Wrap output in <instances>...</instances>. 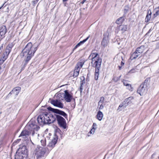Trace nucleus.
<instances>
[{"label":"nucleus","mask_w":159,"mask_h":159,"mask_svg":"<svg viewBox=\"0 0 159 159\" xmlns=\"http://www.w3.org/2000/svg\"><path fill=\"white\" fill-rule=\"evenodd\" d=\"M56 119L60 127L64 129H66L67 124L65 119L59 115H53L47 112H44L38 116L37 121L39 125L42 126L53 123Z\"/></svg>","instance_id":"obj_1"},{"label":"nucleus","mask_w":159,"mask_h":159,"mask_svg":"<svg viewBox=\"0 0 159 159\" xmlns=\"http://www.w3.org/2000/svg\"><path fill=\"white\" fill-rule=\"evenodd\" d=\"M36 51L22 50L20 55L23 57H26L23 61L27 64L31 58L34 56Z\"/></svg>","instance_id":"obj_2"},{"label":"nucleus","mask_w":159,"mask_h":159,"mask_svg":"<svg viewBox=\"0 0 159 159\" xmlns=\"http://www.w3.org/2000/svg\"><path fill=\"white\" fill-rule=\"evenodd\" d=\"M47 148H45L39 147L38 150L35 153V156L36 159H44L45 153L47 152Z\"/></svg>","instance_id":"obj_3"},{"label":"nucleus","mask_w":159,"mask_h":159,"mask_svg":"<svg viewBox=\"0 0 159 159\" xmlns=\"http://www.w3.org/2000/svg\"><path fill=\"white\" fill-rule=\"evenodd\" d=\"M48 110L50 111H51L55 113L58 114V115L61 116H62L66 119H67V115L64 111L60 110L59 109H55L49 107H47Z\"/></svg>","instance_id":"obj_4"},{"label":"nucleus","mask_w":159,"mask_h":159,"mask_svg":"<svg viewBox=\"0 0 159 159\" xmlns=\"http://www.w3.org/2000/svg\"><path fill=\"white\" fill-rule=\"evenodd\" d=\"M26 127L27 128L29 131H32V136H33L34 134V130L38 131L39 129V127L37 125L35 124L34 123L29 122L28 125H26Z\"/></svg>","instance_id":"obj_5"},{"label":"nucleus","mask_w":159,"mask_h":159,"mask_svg":"<svg viewBox=\"0 0 159 159\" xmlns=\"http://www.w3.org/2000/svg\"><path fill=\"white\" fill-rule=\"evenodd\" d=\"M64 92V93H62V94L63 98L66 102H70L72 99H73L74 101L75 102V99L73 98L72 96L70 94L68 90H65Z\"/></svg>","instance_id":"obj_6"},{"label":"nucleus","mask_w":159,"mask_h":159,"mask_svg":"<svg viewBox=\"0 0 159 159\" xmlns=\"http://www.w3.org/2000/svg\"><path fill=\"white\" fill-rule=\"evenodd\" d=\"M58 139V137L57 135H55L53 139H52L51 141L49 143V144L47 146V148H47L48 152L52 150V149L54 147L55 145L57 143V140Z\"/></svg>","instance_id":"obj_7"},{"label":"nucleus","mask_w":159,"mask_h":159,"mask_svg":"<svg viewBox=\"0 0 159 159\" xmlns=\"http://www.w3.org/2000/svg\"><path fill=\"white\" fill-rule=\"evenodd\" d=\"M92 57L91 62L92 66L93 65L96 64V63L98 64L99 61H100L101 65V64L102 60L98 56V53H93L92 54Z\"/></svg>","instance_id":"obj_8"},{"label":"nucleus","mask_w":159,"mask_h":159,"mask_svg":"<svg viewBox=\"0 0 159 159\" xmlns=\"http://www.w3.org/2000/svg\"><path fill=\"white\" fill-rule=\"evenodd\" d=\"M147 91V85L145 83L141 84L138 88L137 92L141 96L146 93Z\"/></svg>","instance_id":"obj_9"},{"label":"nucleus","mask_w":159,"mask_h":159,"mask_svg":"<svg viewBox=\"0 0 159 159\" xmlns=\"http://www.w3.org/2000/svg\"><path fill=\"white\" fill-rule=\"evenodd\" d=\"M20 90L21 88L20 87L18 86L14 88L8 94L7 97H9L12 95V97L15 98L18 95Z\"/></svg>","instance_id":"obj_10"},{"label":"nucleus","mask_w":159,"mask_h":159,"mask_svg":"<svg viewBox=\"0 0 159 159\" xmlns=\"http://www.w3.org/2000/svg\"><path fill=\"white\" fill-rule=\"evenodd\" d=\"M101 63L100 61H99L96 64L93 65L92 66L95 68V73L94 74V79L96 80H97L98 78L99 73V70L100 69Z\"/></svg>","instance_id":"obj_11"},{"label":"nucleus","mask_w":159,"mask_h":159,"mask_svg":"<svg viewBox=\"0 0 159 159\" xmlns=\"http://www.w3.org/2000/svg\"><path fill=\"white\" fill-rule=\"evenodd\" d=\"M133 99L134 98L133 97H130L125 99L123 102L119 105L118 108V110L120 109L122 107H123V108L124 109Z\"/></svg>","instance_id":"obj_12"},{"label":"nucleus","mask_w":159,"mask_h":159,"mask_svg":"<svg viewBox=\"0 0 159 159\" xmlns=\"http://www.w3.org/2000/svg\"><path fill=\"white\" fill-rule=\"evenodd\" d=\"M50 102L54 106L60 108L63 107V104L61 102V101L57 99L56 100L52 99Z\"/></svg>","instance_id":"obj_13"},{"label":"nucleus","mask_w":159,"mask_h":159,"mask_svg":"<svg viewBox=\"0 0 159 159\" xmlns=\"http://www.w3.org/2000/svg\"><path fill=\"white\" fill-rule=\"evenodd\" d=\"M17 151L19 152V154L25 155H27V150L26 146H23L21 147H20L18 149Z\"/></svg>","instance_id":"obj_14"},{"label":"nucleus","mask_w":159,"mask_h":159,"mask_svg":"<svg viewBox=\"0 0 159 159\" xmlns=\"http://www.w3.org/2000/svg\"><path fill=\"white\" fill-rule=\"evenodd\" d=\"M31 133V132L27 130H24L21 132L19 137H22L23 138H27Z\"/></svg>","instance_id":"obj_15"},{"label":"nucleus","mask_w":159,"mask_h":159,"mask_svg":"<svg viewBox=\"0 0 159 159\" xmlns=\"http://www.w3.org/2000/svg\"><path fill=\"white\" fill-rule=\"evenodd\" d=\"M142 52V50H135V51L132 54L130 59L131 60L135 59Z\"/></svg>","instance_id":"obj_16"},{"label":"nucleus","mask_w":159,"mask_h":159,"mask_svg":"<svg viewBox=\"0 0 159 159\" xmlns=\"http://www.w3.org/2000/svg\"><path fill=\"white\" fill-rule=\"evenodd\" d=\"M80 69V68L78 66V65H77L75 66L73 75V77H76L78 76L79 73Z\"/></svg>","instance_id":"obj_17"},{"label":"nucleus","mask_w":159,"mask_h":159,"mask_svg":"<svg viewBox=\"0 0 159 159\" xmlns=\"http://www.w3.org/2000/svg\"><path fill=\"white\" fill-rule=\"evenodd\" d=\"M7 32V29L5 26L3 25L0 28V36H3Z\"/></svg>","instance_id":"obj_18"},{"label":"nucleus","mask_w":159,"mask_h":159,"mask_svg":"<svg viewBox=\"0 0 159 159\" xmlns=\"http://www.w3.org/2000/svg\"><path fill=\"white\" fill-rule=\"evenodd\" d=\"M108 39V37H104L102 40V45L104 47H106L107 46L108 41L107 40Z\"/></svg>","instance_id":"obj_19"},{"label":"nucleus","mask_w":159,"mask_h":159,"mask_svg":"<svg viewBox=\"0 0 159 159\" xmlns=\"http://www.w3.org/2000/svg\"><path fill=\"white\" fill-rule=\"evenodd\" d=\"M152 12L150 9L148 10V13L145 18V21L148 22L149 21L151 18Z\"/></svg>","instance_id":"obj_20"},{"label":"nucleus","mask_w":159,"mask_h":159,"mask_svg":"<svg viewBox=\"0 0 159 159\" xmlns=\"http://www.w3.org/2000/svg\"><path fill=\"white\" fill-rule=\"evenodd\" d=\"M89 37L90 36H89L86 39L83 40L82 41H80L74 47V50L76 49L78 47L80 46L81 44H82L85 42L89 39Z\"/></svg>","instance_id":"obj_21"},{"label":"nucleus","mask_w":159,"mask_h":159,"mask_svg":"<svg viewBox=\"0 0 159 159\" xmlns=\"http://www.w3.org/2000/svg\"><path fill=\"white\" fill-rule=\"evenodd\" d=\"M97 119L99 120H101L102 118L103 114L102 112L100 111H98L96 116Z\"/></svg>","instance_id":"obj_22"},{"label":"nucleus","mask_w":159,"mask_h":159,"mask_svg":"<svg viewBox=\"0 0 159 159\" xmlns=\"http://www.w3.org/2000/svg\"><path fill=\"white\" fill-rule=\"evenodd\" d=\"M154 11L155 13L153 14V16L154 18H155L159 15V6L156 8Z\"/></svg>","instance_id":"obj_23"},{"label":"nucleus","mask_w":159,"mask_h":159,"mask_svg":"<svg viewBox=\"0 0 159 159\" xmlns=\"http://www.w3.org/2000/svg\"><path fill=\"white\" fill-rule=\"evenodd\" d=\"M11 50H8V51H6L3 53L2 58H4L5 59H6L8 57V56Z\"/></svg>","instance_id":"obj_24"},{"label":"nucleus","mask_w":159,"mask_h":159,"mask_svg":"<svg viewBox=\"0 0 159 159\" xmlns=\"http://www.w3.org/2000/svg\"><path fill=\"white\" fill-rule=\"evenodd\" d=\"M15 159H24V158L22 155L20 154H17L16 152V154L15 156Z\"/></svg>","instance_id":"obj_25"},{"label":"nucleus","mask_w":159,"mask_h":159,"mask_svg":"<svg viewBox=\"0 0 159 159\" xmlns=\"http://www.w3.org/2000/svg\"><path fill=\"white\" fill-rule=\"evenodd\" d=\"M124 19L123 17H120L116 21V23L117 24H121L123 21Z\"/></svg>","instance_id":"obj_26"},{"label":"nucleus","mask_w":159,"mask_h":159,"mask_svg":"<svg viewBox=\"0 0 159 159\" xmlns=\"http://www.w3.org/2000/svg\"><path fill=\"white\" fill-rule=\"evenodd\" d=\"M120 28L121 30L123 32H124L127 30V26L125 25H123L120 26Z\"/></svg>","instance_id":"obj_27"},{"label":"nucleus","mask_w":159,"mask_h":159,"mask_svg":"<svg viewBox=\"0 0 159 159\" xmlns=\"http://www.w3.org/2000/svg\"><path fill=\"white\" fill-rule=\"evenodd\" d=\"M32 47V44L31 43H28L26 46L25 49L26 50H30Z\"/></svg>","instance_id":"obj_28"},{"label":"nucleus","mask_w":159,"mask_h":159,"mask_svg":"<svg viewBox=\"0 0 159 159\" xmlns=\"http://www.w3.org/2000/svg\"><path fill=\"white\" fill-rule=\"evenodd\" d=\"M60 134L61 135L63 134V133L61 131V130L59 129L58 128H57L56 130V133L55 134L54 136L55 135H57V134Z\"/></svg>","instance_id":"obj_29"},{"label":"nucleus","mask_w":159,"mask_h":159,"mask_svg":"<svg viewBox=\"0 0 159 159\" xmlns=\"http://www.w3.org/2000/svg\"><path fill=\"white\" fill-rule=\"evenodd\" d=\"M40 142L41 143L42 145L43 146H45L46 145V140L45 139H42L41 140Z\"/></svg>","instance_id":"obj_30"},{"label":"nucleus","mask_w":159,"mask_h":159,"mask_svg":"<svg viewBox=\"0 0 159 159\" xmlns=\"http://www.w3.org/2000/svg\"><path fill=\"white\" fill-rule=\"evenodd\" d=\"M62 96H63L62 93H60L57 94V97L61 100H63L64 99V98Z\"/></svg>","instance_id":"obj_31"},{"label":"nucleus","mask_w":159,"mask_h":159,"mask_svg":"<svg viewBox=\"0 0 159 159\" xmlns=\"http://www.w3.org/2000/svg\"><path fill=\"white\" fill-rule=\"evenodd\" d=\"M27 64L25 63V62L23 61L22 65L21 66V70H23L27 65Z\"/></svg>","instance_id":"obj_32"},{"label":"nucleus","mask_w":159,"mask_h":159,"mask_svg":"<svg viewBox=\"0 0 159 159\" xmlns=\"http://www.w3.org/2000/svg\"><path fill=\"white\" fill-rule=\"evenodd\" d=\"M126 87V88L129 90V91H133V88L131 86V84H129Z\"/></svg>","instance_id":"obj_33"},{"label":"nucleus","mask_w":159,"mask_h":159,"mask_svg":"<svg viewBox=\"0 0 159 159\" xmlns=\"http://www.w3.org/2000/svg\"><path fill=\"white\" fill-rule=\"evenodd\" d=\"M13 47V44L12 43H9L7 47V50H10L12 49Z\"/></svg>","instance_id":"obj_34"},{"label":"nucleus","mask_w":159,"mask_h":159,"mask_svg":"<svg viewBox=\"0 0 159 159\" xmlns=\"http://www.w3.org/2000/svg\"><path fill=\"white\" fill-rule=\"evenodd\" d=\"M97 124L96 123H93L92 126V129L95 130L97 128Z\"/></svg>","instance_id":"obj_35"},{"label":"nucleus","mask_w":159,"mask_h":159,"mask_svg":"<svg viewBox=\"0 0 159 159\" xmlns=\"http://www.w3.org/2000/svg\"><path fill=\"white\" fill-rule=\"evenodd\" d=\"M104 98L103 97H101L100 99L98 102V105H99L101 103H102L103 101L104 100Z\"/></svg>","instance_id":"obj_36"},{"label":"nucleus","mask_w":159,"mask_h":159,"mask_svg":"<svg viewBox=\"0 0 159 159\" xmlns=\"http://www.w3.org/2000/svg\"><path fill=\"white\" fill-rule=\"evenodd\" d=\"M123 83L124 85L125 86H127V85L129 84V82L126 80H124L123 81Z\"/></svg>","instance_id":"obj_37"},{"label":"nucleus","mask_w":159,"mask_h":159,"mask_svg":"<svg viewBox=\"0 0 159 159\" xmlns=\"http://www.w3.org/2000/svg\"><path fill=\"white\" fill-rule=\"evenodd\" d=\"M5 60L6 59L2 57L0 60V65L2 64Z\"/></svg>","instance_id":"obj_38"},{"label":"nucleus","mask_w":159,"mask_h":159,"mask_svg":"<svg viewBox=\"0 0 159 159\" xmlns=\"http://www.w3.org/2000/svg\"><path fill=\"white\" fill-rule=\"evenodd\" d=\"M120 77V76L119 77H114L113 79V80H114L115 81H117L118 80H119Z\"/></svg>","instance_id":"obj_39"},{"label":"nucleus","mask_w":159,"mask_h":159,"mask_svg":"<svg viewBox=\"0 0 159 159\" xmlns=\"http://www.w3.org/2000/svg\"><path fill=\"white\" fill-rule=\"evenodd\" d=\"M83 79L81 81L80 85H83L85 83V78L83 76Z\"/></svg>","instance_id":"obj_40"},{"label":"nucleus","mask_w":159,"mask_h":159,"mask_svg":"<svg viewBox=\"0 0 159 159\" xmlns=\"http://www.w3.org/2000/svg\"><path fill=\"white\" fill-rule=\"evenodd\" d=\"M95 130L92 129H91V130L89 132V133H88L89 134H93L94 132H95Z\"/></svg>","instance_id":"obj_41"},{"label":"nucleus","mask_w":159,"mask_h":159,"mask_svg":"<svg viewBox=\"0 0 159 159\" xmlns=\"http://www.w3.org/2000/svg\"><path fill=\"white\" fill-rule=\"evenodd\" d=\"M86 81L87 82H89V77L88 75V74L87 75V76L86 79Z\"/></svg>","instance_id":"obj_42"},{"label":"nucleus","mask_w":159,"mask_h":159,"mask_svg":"<svg viewBox=\"0 0 159 159\" xmlns=\"http://www.w3.org/2000/svg\"><path fill=\"white\" fill-rule=\"evenodd\" d=\"M99 105H100V106L99 107V109L101 110L102 109L103 107V106L102 105V104L101 103Z\"/></svg>","instance_id":"obj_43"},{"label":"nucleus","mask_w":159,"mask_h":159,"mask_svg":"<svg viewBox=\"0 0 159 159\" xmlns=\"http://www.w3.org/2000/svg\"><path fill=\"white\" fill-rule=\"evenodd\" d=\"M83 85H80V90H83Z\"/></svg>","instance_id":"obj_44"},{"label":"nucleus","mask_w":159,"mask_h":159,"mask_svg":"<svg viewBox=\"0 0 159 159\" xmlns=\"http://www.w3.org/2000/svg\"><path fill=\"white\" fill-rule=\"evenodd\" d=\"M39 0H35L33 1V2L34 4H36L37 2Z\"/></svg>","instance_id":"obj_45"},{"label":"nucleus","mask_w":159,"mask_h":159,"mask_svg":"<svg viewBox=\"0 0 159 159\" xmlns=\"http://www.w3.org/2000/svg\"><path fill=\"white\" fill-rule=\"evenodd\" d=\"M83 64H82V63H80V64H79L80 66L78 65V66L80 67V68L81 67H82L83 66Z\"/></svg>","instance_id":"obj_46"},{"label":"nucleus","mask_w":159,"mask_h":159,"mask_svg":"<svg viewBox=\"0 0 159 159\" xmlns=\"http://www.w3.org/2000/svg\"><path fill=\"white\" fill-rule=\"evenodd\" d=\"M124 63L123 62V61H121V66H124Z\"/></svg>","instance_id":"obj_47"},{"label":"nucleus","mask_w":159,"mask_h":159,"mask_svg":"<svg viewBox=\"0 0 159 159\" xmlns=\"http://www.w3.org/2000/svg\"><path fill=\"white\" fill-rule=\"evenodd\" d=\"M86 0H83L81 2V3H82V4H84Z\"/></svg>","instance_id":"obj_48"},{"label":"nucleus","mask_w":159,"mask_h":159,"mask_svg":"<svg viewBox=\"0 0 159 159\" xmlns=\"http://www.w3.org/2000/svg\"><path fill=\"white\" fill-rule=\"evenodd\" d=\"M122 66H118V67H119V69L120 70H121V67H122Z\"/></svg>","instance_id":"obj_49"},{"label":"nucleus","mask_w":159,"mask_h":159,"mask_svg":"<svg viewBox=\"0 0 159 159\" xmlns=\"http://www.w3.org/2000/svg\"><path fill=\"white\" fill-rule=\"evenodd\" d=\"M143 46H140V47H139V49H142V48H143Z\"/></svg>","instance_id":"obj_50"},{"label":"nucleus","mask_w":159,"mask_h":159,"mask_svg":"<svg viewBox=\"0 0 159 159\" xmlns=\"http://www.w3.org/2000/svg\"><path fill=\"white\" fill-rule=\"evenodd\" d=\"M82 90H80V94L82 93Z\"/></svg>","instance_id":"obj_51"},{"label":"nucleus","mask_w":159,"mask_h":159,"mask_svg":"<svg viewBox=\"0 0 159 159\" xmlns=\"http://www.w3.org/2000/svg\"><path fill=\"white\" fill-rule=\"evenodd\" d=\"M157 47H159V43H158L157 45Z\"/></svg>","instance_id":"obj_52"},{"label":"nucleus","mask_w":159,"mask_h":159,"mask_svg":"<svg viewBox=\"0 0 159 159\" xmlns=\"http://www.w3.org/2000/svg\"><path fill=\"white\" fill-rule=\"evenodd\" d=\"M157 47H159V43H158L157 45Z\"/></svg>","instance_id":"obj_53"},{"label":"nucleus","mask_w":159,"mask_h":159,"mask_svg":"<svg viewBox=\"0 0 159 159\" xmlns=\"http://www.w3.org/2000/svg\"><path fill=\"white\" fill-rule=\"evenodd\" d=\"M68 0H63V2H66V1H67Z\"/></svg>","instance_id":"obj_54"},{"label":"nucleus","mask_w":159,"mask_h":159,"mask_svg":"<svg viewBox=\"0 0 159 159\" xmlns=\"http://www.w3.org/2000/svg\"><path fill=\"white\" fill-rule=\"evenodd\" d=\"M4 5V4H3L2 5V6L1 7H0V9H1V8L3 7V5Z\"/></svg>","instance_id":"obj_55"},{"label":"nucleus","mask_w":159,"mask_h":159,"mask_svg":"<svg viewBox=\"0 0 159 159\" xmlns=\"http://www.w3.org/2000/svg\"><path fill=\"white\" fill-rule=\"evenodd\" d=\"M20 140H21L20 139H17V141H18V142H19Z\"/></svg>","instance_id":"obj_56"},{"label":"nucleus","mask_w":159,"mask_h":159,"mask_svg":"<svg viewBox=\"0 0 159 159\" xmlns=\"http://www.w3.org/2000/svg\"><path fill=\"white\" fill-rule=\"evenodd\" d=\"M124 11H126V12H127V10H126V9H124Z\"/></svg>","instance_id":"obj_57"},{"label":"nucleus","mask_w":159,"mask_h":159,"mask_svg":"<svg viewBox=\"0 0 159 159\" xmlns=\"http://www.w3.org/2000/svg\"><path fill=\"white\" fill-rule=\"evenodd\" d=\"M117 44H120V43H117Z\"/></svg>","instance_id":"obj_58"},{"label":"nucleus","mask_w":159,"mask_h":159,"mask_svg":"<svg viewBox=\"0 0 159 159\" xmlns=\"http://www.w3.org/2000/svg\"><path fill=\"white\" fill-rule=\"evenodd\" d=\"M150 30H149V31L148 32V33L149 32V31H150Z\"/></svg>","instance_id":"obj_59"},{"label":"nucleus","mask_w":159,"mask_h":159,"mask_svg":"<svg viewBox=\"0 0 159 159\" xmlns=\"http://www.w3.org/2000/svg\"><path fill=\"white\" fill-rule=\"evenodd\" d=\"M132 71V70H131V71H130V72L131 73Z\"/></svg>","instance_id":"obj_60"},{"label":"nucleus","mask_w":159,"mask_h":159,"mask_svg":"<svg viewBox=\"0 0 159 159\" xmlns=\"http://www.w3.org/2000/svg\"><path fill=\"white\" fill-rule=\"evenodd\" d=\"M158 158L159 159V157Z\"/></svg>","instance_id":"obj_61"}]
</instances>
